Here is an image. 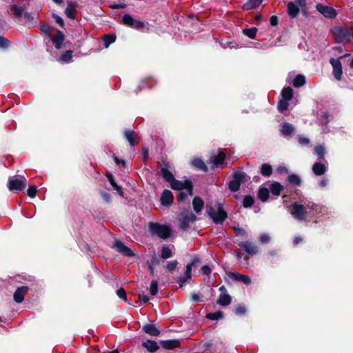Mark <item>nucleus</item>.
I'll use <instances>...</instances> for the list:
<instances>
[{
  "instance_id": "53",
  "label": "nucleus",
  "mask_w": 353,
  "mask_h": 353,
  "mask_svg": "<svg viewBox=\"0 0 353 353\" xmlns=\"http://www.w3.org/2000/svg\"><path fill=\"white\" fill-rule=\"evenodd\" d=\"M150 292L151 295L155 296L158 292V282L155 280L150 283Z\"/></svg>"
},
{
  "instance_id": "29",
  "label": "nucleus",
  "mask_w": 353,
  "mask_h": 353,
  "mask_svg": "<svg viewBox=\"0 0 353 353\" xmlns=\"http://www.w3.org/2000/svg\"><path fill=\"white\" fill-rule=\"evenodd\" d=\"M312 172L316 176L324 174L327 170L325 165L320 162H316L312 165Z\"/></svg>"
},
{
  "instance_id": "57",
  "label": "nucleus",
  "mask_w": 353,
  "mask_h": 353,
  "mask_svg": "<svg viewBox=\"0 0 353 353\" xmlns=\"http://www.w3.org/2000/svg\"><path fill=\"white\" fill-rule=\"evenodd\" d=\"M52 18L55 20V22L59 24L61 28L64 27L63 19L58 14L53 13L52 14Z\"/></svg>"
},
{
  "instance_id": "13",
  "label": "nucleus",
  "mask_w": 353,
  "mask_h": 353,
  "mask_svg": "<svg viewBox=\"0 0 353 353\" xmlns=\"http://www.w3.org/2000/svg\"><path fill=\"white\" fill-rule=\"evenodd\" d=\"M163 166L160 170L162 178L169 183L174 179V176L171 171L169 170V164L165 161H163Z\"/></svg>"
},
{
  "instance_id": "31",
  "label": "nucleus",
  "mask_w": 353,
  "mask_h": 353,
  "mask_svg": "<svg viewBox=\"0 0 353 353\" xmlns=\"http://www.w3.org/2000/svg\"><path fill=\"white\" fill-rule=\"evenodd\" d=\"M283 190V186L277 181H274L270 185V191L274 196H279L281 191Z\"/></svg>"
},
{
  "instance_id": "5",
  "label": "nucleus",
  "mask_w": 353,
  "mask_h": 353,
  "mask_svg": "<svg viewBox=\"0 0 353 353\" xmlns=\"http://www.w3.org/2000/svg\"><path fill=\"white\" fill-rule=\"evenodd\" d=\"M26 181L24 176H21L19 179L10 177L8 181V188L10 192L17 193L26 188Z\"/></svg>"
},
{
  "instance_id": "35",
  "label": "nucleus",
  "mask_w": 353,
  "mask_h": 353,
  "mask_svg": "<svg viewBox=\"0 0 353 353\" xmlns=\"http://www.w3.org/2000/svg\"><path fill=\"white\" fill-rule=\"evenodd\" d=\"M273 169L271 165L263 163L261 167V174L265 177H269L272 174Z\"/></svg>"
},
{
  "instance_id": "18",
  "label": "nucleus",
  "mask_w": 353,
  "mask_h": 353,
  "mask_svg": "<svg viewBox=\"0 0 353 353\" xmlns=\"http://www.w3.org/2000/svg\"><path fill=\"white\" fill-rule=\"evenodd\" d=\"M65 36L61 30H57V34L51 38L52 43L57 50H60L65 40Z\"/></svg>"
},
{
  "instance_id": "44",
  "label": "nucleus",
  "mask_w": 353,
  "mask_h": 353,
  "mask_svg": "<svg viewBox=\"0 0 353 353\" xmlns=\"http://www.w3.org/2000/svg\"><path fill=\"white\" fill-rule=\"evenodd\" d=\"M233 180L241 184L242 183H244L246 181V174L243 172H235L233 175Z\"/></svg>"
},
{
  "instance_id": "7",
  "label": "nucleus",
  "mask_w": 353,
  "mask_h": 353,
  "mask_svg": "<svg viewBox=\"0 0 353 353\" xmlns=\"http://www.w3.org/2000/svg\"><path fill=\"white\" fill-rule=\"evenodd\" d=\"M347 55H349V54H346L344 56H341L338 59L331 58L330 59V63L333 68V75L337 81H341L342 79L343 74V67L340 59H342Z\"/></svg>"
},
{
  "instance_id": "51",
  "label": "nucleus",
  "mask_w": 353,
  "mask_h": 353,
  "mask_svg": "<svg viewBox=\"0 0 353 353\" xmlns=\"http://www.w3.org/2000/svg\"><path fill=\"white\" fill-rule=\"evenodd\" d=\"M37 194V188L35 185H30L27 190V195L33 199Z\"/></svg>"
},
{
  "instance_id": "4",
  "label": "nucleus",
  "mask_w": 353,
  "mask_h": 353,
  "mask_svg": "<svg viewBox=\"0 0 353 353\" xmlns=\"http://www.w3.org/2000/svg\"><path fill=\"white\" fill-rule=\"evenodd\" d=\"M149 229L152 234H156L162 239H166L171 236L172 229L168 225L158 223H150Z\"/></svg>"
},
{
  "instance_id": "39",
  "label": "nucleus",
  "mask_w": 353,
  "mask_h": 353,
  "mask_svg": "<svg viewBox=\"0 0 353 353\" xmlns=\"http://www.w3.org/2000/svg\"><path fill=\"white\" fill-rule=\"evenodd\" d=\"M10 10L13 12L14 17L19 19L21 17L24 8L22 6L19 7L16 4H13L10 6Z\"/></svg>"
},
{
  "instance_id": "41",
  "label": "nucleus",
  "mask_w": 353,
  "mask_h": 353,
  "mask_svg": "<svg viewBox=\"0 0 353 353\" xmlns=\"http://www.w3.org/2000/svg\"><path fill=\"white\" fill-rule=\"evenodd\" d=\"M254 203V198L251 195H246L243 199L242 205L245 208H250Z\"/></svg>"
},
{
  "instance_id": "14",
  "label": "nucleus",
  "mask_w": 353,
  "mask_h": 353,
  "mask_svg": "<svg viewBox=\"0 0 353 353\" xmlns=\"http://www.w3.org/2000/svg\"><path fill=\"white\" fill-rule=\"evenodd\" d=\"M196 220V216L192 212L185 214L180 221V228L183 230H186L189 228V223H193Z\"/></svg>"
},
{
  "instance_id": "12",
  "label": "nucleus",
  "mask_w": 353,
  "mask_h": 353,
  "mask_svg": "<svg viewBox=\"0 0 353 353\" xmlns=\"http://www.w3.org/2000/svg\"><path fill=\"white\" fill-rule=\"evenodd\" d=\"M28 286H21L17 288L13 294V299L17 303H21L24 300V296L28 292Z\"/></svg>"
},
{
  "instance_id": "23",
  "label": "nucleus",
  "mask_w": 353,
  "mask_h": 353,
  "mask_svg": "<svg viewBox=\"0 0 353 353\" xmlns=\"http://www.w3.org/2000/svg\"><path fill=\"white\" fill-rule=\"evenodd\" d=\"M141 345L150 353H154L159 349L158 343L155 341L150 339L142 342Z\"/></svg>"
},
{
  "instance_id": "21",
  "label": "nucleus",
  "mask_w": 353,
  "mask_h": 353,
  "mask_svg": "<svg viewBox=\"0 0 353 353\" xmlns=\"http://www.w3.org/2000/svg\"><path fill=\"white\" fill-rule=\"evenodd\" d=\"M77 3L76 1H70L68 3L65 10V14L70 19H74L76 17Z\"/></svg>"
},
{
  "instance_id": "2",
  "label": "nucleus",
  "mask_w": 353,
  "mask_h": 353,
  "mask_svg": "<svg viewBox=\"0 0 353 353\" xmlns=\"http://www.w3.org/2000/svg\"><path fill=\"white\" fill-rule=\"evenodd\" d=\"M205 210L208 215L215 224H223L228 217L221 203H219L216 210L210 205H206Z\"/></svg>"
},
{
  "instance_id": "38",
  "label": "nucleus",
  "mask_w": 353,
  "mask_h": 353,
  "mask_svg": "<svg viewBox=\"0 0 353 353\" xmlns=\"http://www.w3.org/2000/svg\"><path fill=\"white\" fill-rule=\"evenodd\" d=\"M206 319H209V320H221V319H223L224 316H223V312L221 310H218L215 312H210V313H208L205 316Z\"/></svg>"
},
{
  "instance_id": "43",
  "label": "nucleus",
  "mask_w": 353,
  "mask_h": 353,
  "mask_svg": "<svg viewBox=\"0 0 353 353\" xmlns=\"http://www.w3.org/2000/svg\"><path fill=\"white\" fill-rule=\"evenodd\" d=\"M325 153V149L323 145H317L315 147L314 154L319 157V160L324 159Z\"/></svg>"
},
{
  "instance_id": "9",
  "label": "nucleus",
  "mask_w": 353,
  "mask_h": 353,
  "mask_svg": "<svg viewBox=\"0 0 353 353\" xmlns=\"http://www.w3.org/2000/svg\"><path fill=\"white\" fill-rule=\"evenodd\" d=\"M112 248L119 253L125 256L132 257L135 256V253L122 241L115 240L113 242Z\"/></svg>"
},
{
  "instance_id": "32",
  "label": "nucleus",
  "mask_w": 353,
  "mask_h": 353,
  "mask_svg": "<svg viewBox=\"0 0 353 353\" xmlns=\"http://www.w3.org/2000/svg\"><path fill=\"white\" fill-rule=\"evenodd\" d=\"M258 198L263 202H265L270 197V190L267 188H260L258 194Z\"/></svg>"
},
{
  "instance_id": "30",
  "label": "nucleus",
  "mask_w": 353,
  "mask_h": 353,
  "mask_svg": "<svg viewBox=\"0 0 353 353\" xmlns=\"http://www.w3.org/2000/svg\"><path fill=\"white\" fill-rule=\"evenodd\" d=\"M232 303V296L227 293L220 294L216 301V304L222 306H228Z\"/></svg>"
},
{
  "instance_id": "47",
  "label": "nucleus",
  "mask_w": 353,
  "mask_h": 353,
  "mask_svg": "<svg viewBox=\"0 0 353 353\" xmlns=\"http://www.w3.org/2000/svg\"><path fill=\"white\" fill-rule=\"evenodd\" d=\"M191 275L186 274L185 273L184 275L181 276L178 278V283H179V288H183L184 284L191 279Z\"/></svg>"
},
{
  "instance_id": "64",
  "label": "nucleus",
  "mask_w": 353,
  "mask_h": 353,
  "mask_svg": "<svg viewBox=\"0 0 353 353\" xmlns=\"http://www.w3.org/2000/svg\"><path fill=\"white\" fill-rule=\"evenodd\" d=\"M298 139H299V143L302 145H307L310 143V139L308 138L299 136Z\"/></svg>"
},
{
  "instance_id": "8",
  "label": "nucleus",
  "mask_w": 353,
  "mask_h": 353,
  "mask_svg": "<svg viewBox=\"0 0 353 353\" xmlns=\"http://www.w3.org/2000/svg\"><path fill=\"white\" fill-rule=\"evenodd\" d=\"M315 8L325 18L334 19L338 14L337 11L332 6H324L319 3L316 5Z\"/></svg>"
},
{
  "instance_id": "55",
  "label": "nucleus",
  "mask_w": 353,
  "mask_h": 353,
  "mask_svg": "<svg viewBox=\"0 0 353 353\" xmlns=\"http://www.w3.org/2000/svg\"><path fill=\"white\" fill-rule=\"evenodd\" d=\"M116 293H117V295L120 299H121L122 300H123L125 302L128 301L127 294H126L125 290L123 288H121L118 289L117 290Z\"/></svg>"
},
{
  "instance_id": "27",
  "label": "nucleus",
  "mask_w": 353,
  "mask_h": 353,
  "mask_svg": "<svg viewBox=\"0 0 353 353\" xmlns=\"http://www.w3.org/2000/svg\"><path fill=\"white\" fill-rule=\"evenodd\" d=\"M204 206V202L202 199L199 196H195L192 201V207L194 211L199 214Z\"/></svg>"
},
{
  "instance_id": "49",
  "label": "nucleus",
  "mask_w": 353,
  "mask_h": 353,
  "mask_svg": "<svg viewBox=\"0 0 353 353\" xmlns=\"http://www.w3.org/2000/svg\"><path fill=\"white\" fill-rule=\"evenodd\" d=\"M72 51L67 50L64 53H63L61 56V59L66 63H69L72 61Z\"/></svg>"
},
{
  "instance_id": "54",
  "label": "nucleus",
  "mask_w": 353,
  "mask_h": 353,
  "mask_svg": "<svg viewBox=\"0 0 353 353\" xmlns=\"http://www.w3.org/2000/svg\"><path fill=\"white\" fill-rule=\"evenodd\" d=\"M10 41L3 36L0 35V48L6 49L10 46Z\"/></svg>"
},
{
  "instance_id": "60",
  "label": "nucleus",
  "mask_w": 353,
  "mask_h": 353,
  "mask_svg": "<svg viewBox=\"0 0 353 353\" xmlns=\"http://www.w3.org/2000/svg\"><path fill=\"white\" fill-rule=\"evenodd\" d=\"M24 18L26 20V22L32 23L34 20V17L32 16V13L26 12H24Z\"/></svg>"
},
{
  "instance_id": "59",
  "label": "nucleus",
  "mask_w": 353,
  "mask_h": 353,
  "mask_svg": "<svg viewBox=\"0 0 353 353\" xmlns=\"http://www.w3.org/2000/svg\"><path fill=\"white\" fill-rule=\"evenodd\" d=\"M100 194L102 197V199L107 203H110V201H111V196H110V194L107 192H105V191H101L100 192Z\"/></svg>"
},
{
  "instance_id": "22",
  "label": "nucleus",
  "mask_w": 353,
  "mask_h": 353,
  "mask_svg": "<svg viewBox=\"0 0 353 353\" xmlns=\"http://www.w3.org/2000/svg\"><path fill=\"white\" fill-rule=\"evenodd\" d=\"M230 276L234 280L243 283L246 285H250L252 283V280L250 276L238 272H230Z\"/></svg>"
},
{
  "instance_id": "11",
  "label": "nucleus",
  "mask_w": 353,
  "mask_h": 353,
  "mask_svg": "<svg viewBox=\"0 0 353 353\" xmlns=\"http://www.w3.org/2000/svg\"><path fill=\"white\" fill-rule=\"evenodd\" d=\"M160 201L163 206L169 207L172 205L174 201L172 192L169 190H164L161 194Z\"/></svg>"
},
{
  "instance_id": "61",
  "label": "nucleus",
  "mask_w": 353,
  "mask_h": 353,
  "mask_svg": "<svg viewBox=\"0 0 353 353\" xmlns=\"http://www.w3.org/2000/svg\"><path fill=\"white\" fill-rule=\"evenodd\" d=\"M188 196V194L186 193H185L184 192H179L178 194H177V201L179 202H182Z\"/></svg>"
},
{
  "instance_id": "40",
  "label": "nucleus",
  "mask_w": 353,
  "mask_h": 353,
  "mask_svg": "<svg viewBox=\"0 0 353 353\" xmlns=\"http://www.w3.org/2000/svg\"><path fill=\"white\" fill-rule=\"evenodd\" d=\"M258 31V28L256 27H253L251 28H245L243 30V34L250 39H254L256 37V33Z\"/></svg>"
},
{
  "instance_id": "46",
  "label": "nucleus",
  "mask_w": 353,
  "mask_h": 353,
  "mask_svg": "<svg viewBox=\"0 0 353 353\" xmlns=\"http://www.w3.org/2000/svg\"><path fill=\"white\" fill-rule=\"evenodd\" d=\"M170 187L174 190H183L182 181L176 179L175 178L170 183Z\"/></svg>"
},
{
  "instance_id": "33",
  "label": "nucleus",
  "mask_w": 353,
  "mask_h": 353,
  "mask_svg": "<svg viewBox=\"0 0 353 353\" xmlns=\"http://www.w3.org/2000/svg\"><path fill=\"white\" fill-rule=\"evenodd\" d=\"M200 262H201V260H200V259L199 257H197L196 256H194L191 259V261L188 264H187V265L185 267V273L186 274L192 276V268L196 266Z\"/></svg>"
},
{
  "instance_id": "50",
  "label": "nucleus",
  "mask_w": 353,
  "mask_h": 353,
  "mask_svg": "<svg viewBox=\"0 0 353 353\" xmlns=\"http://www.w3.org/2000/svg\"><path fill=\"white\" fill-rule=\"evenodd\" d=\"M288 101H285L284 99L279 101L278 104V109L281 112H283L288 109Z\"/></svg>"
},
{
  "instance_id": "17",
  "label": "nucleus",
  "mask_w": 353,
  "mask_h": 353,
  "mask_svg": "<svg viewBox=\"0 0 353 353\" xmlns=\"http://www.w3.org/2000/svg\"><path fill=\"white\" fill-rule=\"evenodd\" d=\"M295 132V128L292 123L288 122H283L281 124V128L280 129V133L284 137H292Z\"/></svg>"
},
{
  "instance_id": "3",
  "label": "nucleus",
  "mask_w": 353,
  "mask_h": 353,
  "mask_svg": "<svg viewBox=\"0 0 353 353\" xmlns=\"http://www.w3.org/2000/svg\"><path fill=\"white\" fill-rule=\"evenodd\" d=\"M122 23L139 31H149L150 30V24L148 22L137 20L128 13L123 15Z\"/></svg>"
},
{
  "instance_id": "58",
  "label": "nucleus",
  "mask_w": 353,
  "mask_h": 353,
  "mask_svg": "<svg viewBox=\"0 0 353 353\" xmlns=\"http://www.w3.org/2000/svg\"><path fill=\"white\" fill-rule=\"evenodd\" d=\"M177 265H178V261H176V260L175 261H169L167 263L166 268L168 269V270L169 272H172V271H173L174 270L176 269Z\"/></svg>"
},
{
  "instance_id": "42",
  "label": "nucleus",
  "mask_w": 353,
  "mask_h": 353,
  "mask_svg": "<svg viewBox=\"0 0 353 353\" xmlns=\"http://www.w3.org/2000/svg\"><path fill=\"white\" fill-rule=\"evenodd\" d=\"M104 46L108 48L110 44L114 43L116 40V36L113 34H105L103 38Z\"/></svg>"
},
{
  "instance_id": "16",
  "label": "nucleus",
  "mask_w": 353,
  "mask_h": 353,
  "mask_svg": "<svg viewBox=\"0 0 353 353\" xmlns=\"http://www.w3.org/2000/svg\"><path fill=\"white\" fill-rule=\"evenodd\" d=\"M159 343L161 346L165 350H174L181 347V341L178 339L163 340Z\"/></svg>"
},
{
  "instance_id": "15",
  "label": "nucleus",
  "mask_w": 353,
  "mask_h": 353,
  "mask_svg": "<svg viewBox=\"0 0 353 353\" xmlns=\"http://www.w3.org/2000/svg\"><path fill=\"white\" fill-rule=\"evenodd\" d=\"M287 13L290 19H295L300 13V8L293 1H290L286 5Z\"/></svg>"
},
{
  "instance_id": "62",
  "label": "nucleus",
  "mask_w": 353,
  "mask_h": 353,
  "mask_svg": "<svg viewBox=\"0 0 353 353\" xmlns=\"http://www.w3.org/2000/svg\"><path fill=\"white\" fill-rule=\"evenodd\" d=\"M270 23L272 26H276L279 23V18L276 15H272L270 19Z\"/></svg>"
},
{
  "instance_id": "28",
  "label": "nucleus",
  "mask_w": 353,
  "mask_h": 353,
  "mask_svg": "<svg viewBox=\"0 0 353 353\" xmlns=\"http://www.w3.org/2000/svg\"><path fill=\"white\" fill-rule=\"evenodd\" d=\"M225 154L223 151H219L216 156H214L211 157V161L213 165V167L219 166L223 163L225 159Z\"/></svg>"
},
{
  "instance_id": "45",
  "label": "nucleus",
  "mask_w": 353,
  "mask_h": 353,
  "mask_svg": "<svg viewBox=\"0 0 353 353\" xmlns=\"http://www.w3.org/2000/svg\"><path fill=\"white\" fill-rule=\"evenodd\" d=\"M172 256V252L169 247L163 246L161 252V257L163 259H167Z\"/></svg>"
},
{
  "instance_id": "36",
  "label": "nucleus",
  "mask_w": 353,
  "mask_h": 353,
  "mask_svg": "<svg viewBox=\"0 0 353 353\" xmlns=\"http://www.w3.org/2000/svg\"><path fill=\"white\" fill-rule=\"evenodd\" d=\"M283 99L290 101L293 98L294 91L291 87H285L281 91Z\"/></svg>"
},
{
  "instance_id": "6",
  "label": "nucleus",
  "mask_w": 353,
  "mask_h": 353,
  "mask_svg": "<svg viewBox=\"0 0 353 353\" xmlns=\"http://www.w3.org/2000/svg\"><path fill=\"white\" fill-rule=\"evenodd\" d=\"M291 214L297 220H305L307 216V211L305 206L298 202H294L291 206Z\"/></svg>"
},
{
  "instance_id": "25",
  "label": "nucleus",
  "mask_w": 353,
  "mask_h": 353,
  "mask_svg": "<svg viewBox=\"0 0 353 353\" xmlns=\"http://www.w3.org/2000/svg\"><path fill=\"white\" fill-rule=\"evenodd\" d=\"M264 0H248L242 6L243 10H252L259 7Z\"/></svg>"
},
{
  "instance_id": "26",
  "label": "nucleus",
  "mask_w": 353,
  "mask_h": 353,
  "mask_svg": "<svg viewBox=\"0 0 353 353\" xmlns=\"http://www.w3.org/2000/svg\"><path fill=\"white\" fill-rule=\"evenodd\" d=\"M106 177L108 179V181L110 182V183L112 185V187L113 188V189L117 192V193L119 194V196L123 197L124 194H123V191L122 190V188H121V186H119L117 184V183L114 180V177L112 175V174L108 173L106 174Z\"/></svg>"
},
{
  "instance_id": "37",
  "label": "nucleus",
  "mask_w": 353,
  "mask_h": 353,
  "mask_svg": "<svg viewBox=\"0 0 353 353\" xmlns=\"http://www.w3.org/2000/svg\"><path fill=\"white\" fill-rule=\"evenodd\" d=\"M293 85L294 87L299 88L302 87L305 83V77L303 74H297L294 79H293Z\"/></svg>"
},
{
  "instance_id": "24",
  "label": "nucleus",
  "mask_w": 353,
  "mask_h": 353,
  "mask_svg": "<svg viewBox=\"0 0 353 353\" xmlns=\"http://www.w3.org/2000/svg\"><path fill=\"white\" fill-rule=\"evenodd\" d=\"M192 166L197 170H201L204 172L208 171V168L205 165V162L200 158L194 159L191 162Z\"/></svg>"
},
{
  "instance_id": "56",
  "label": "nucleus",
  "mask_w": 353,
  "mask_h": 353,
  "mask_svg": "<svg viewBox=\"0 0 353 353\" xmlns=\"http://www.w3.org/2000/svg\"><path fill=\"white\" fill-rule=\"evenodd\" d=\"M50 28H51V27L48 24L42 23V24H40V26H39L40 30L42 32L47 34L48 36H50Z\"/></svg>"
},
{
  "instance_id": "10",
  "label": "nucleus",
  "mask_w": 353,
  "mask_h": 353,
  "mask_svg": "<svg viewBox=\"0 0 353 353\" xmlns=\"http://www.w3.org/2000/svg\"><path fill=\"white\" fill-rule=\"evenodd\" d=\"M123 136L125 138V139L129 142L130 145L131 147H134V145H137L139 143V137L133 130H125L123 131Z\"/></svg>"
},
{
  "instance_id": "63",
  "label": "nucleus",
  "mask_w": 353,
  "mask_h": 353,
  "mask_svg": "<svg viewBox=\"0 0 353 353\" xmlns=\"http://www.w3.org/2000/svg\"><path fill=\"white\" fill-rule=\"evenodd\" d=\"M201 271H202L203 274H204L205 276H209L212 270H211V268L208 265H205L201 268Z\"/></svg>"
},
{
  "instance_id": "19",
  "label": "nucleus",
  "mask_w": 353,
  "mask_h": 353,
  "mask_svg": "<svg viewBox=\"0 0 353 353\" xmlns=\"http://www.w3.org/2000/svg\"><path fill=\"white\" fill-rule=\"evenodd\" d=\"M239 246L249 254H255L258 252V248L252 242L245 241L239 243Z\"/></svg>"
},
{
  "instance_id": "52",
  "label": "nucleus",
  "mask_w": 353,
  "mask_h": 353,
  "mask_svg": "<svg viewBox=\"0 0 353 353\" xmlns=\"http://www.w3.org/2000/svg\"><path fill=\"white\" fill-rule=\"evenodd\" d=\"M234 312L238 316L244 315L246 312V308L243 304H239L236 305L234 310Z\"/></svg>"
},
{
  "instance_id": "34",
  "label": "nucleus",
  "mask_w": 353,
  "mask_h": 353,
  "mask_svg": "<svg viewBox=\"0 0 353 353\" xmlns=\"http://www.w3.org/2000/svg\"><path fill=\"white\" fill-rule=\"evenodd\" d=\"M287 181L293 186H300L301 185V178L295 174H291L288 176Z\"/></svg>"
},
{
  "instance_id": "48",
  "label": "nucleus",
  "mask_w": 353,
  "mask_h": 353,
  "mask_svg": "<svg viewBox=\"0 0 353 353\" xmlns=\"http://www.w3.org/2000/svg\"><path fill=\"white\" fill-rule=\"evenodd\" d=\"M240 187L241 184L233 179L230 181L228 183L229 189L230 190V191L233 192L238 191L240 189Z\"/></svg>"
},
{
  "instance_id": "20",
  "label": "nucleus",
  "mask_w": 353,
  "mask_h": 353,
  "mask_svg": "<svg viewBox=\"0 0 353 353\" xmlns=\"http://www.w3.org/2000/svg\"><path fill=\"white\" fill-rule=\"evenodd\" d=\"M142 330L152 336H157L161 331L154 323H146L142 327Z\"/></svg>"
},
{
  "instance_id": "1",
  "label": "nucleus",
  "mask_w": 353,
  "mask_h": 353,
  "mask_svg": "<svg viewBox=\"0 0 353 353\" xmlns=\"http://www.w3.org/2000/svg\"><path fill=\"white\" fill-rule=\"evenodd\" d=\"M332 32L336 43H350L353 41V26H336Z\"/></svg>"
}]
</instances>
